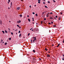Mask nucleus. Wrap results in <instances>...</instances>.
I'll return each mask as SVG.
<instances>
[{"instance_id":"423d86ee","label":"nucleus","mask_w":64,"mask_h":64,"mask_svg":"<svg viewBox=\"0 0 64 64\" xmlns=\"http://www.w3.org/2000/svg\"><path fill=\"white\" fill-rule=\"evenodd\" d=\"M60 44H59L58 45V46H57V47H59V46L60 45Z\"/></svg>"},{"instance_id":"4c0bfd02","label":"nucleus","mask_w":64,"mask_h":64,"mask_svg":"<svg viewBox=\"0 0 64 64\" xmlns=\"http://www.w3.org/2000/svg\"><path fill=\"white\" fill-rule=\"evenodd\" d=\"M33 14H35V12H32Z\"/></svg>"},{"instance_id":"f8f14e48","label":"nucleus","mask_w":64,"mask_h":64,"mask_svg":"<svg viewBox=\"0 0 64 64\" xmlns=\"http://www.w3.org/2000/svg\"><path fill=\"white\" fill-rule=\"evenodd\" d=\"M20 17H22V14H20Z\"/></svg>"},{"instance_id":"c85d7f7f","label":"nucleus","mask_w":64,"mask_h":64,"mask_svg":"<svg viewBox=\"0 0 64 64\" xmlns=\"http://www.w3.org/2000/svg\"><path fill=\"white\" fill-rule=\"evenodd\" d=\"M10 5H12V2H11L10 3Z\"/></svg>"},{"instance_id":"9d476101","label":"nucleus","mask_w":64,"mask_h":64,"mask_svg":"<svg viewBox=\"0 0 64 64\" xmlns=\"http://www.w3.org/2000/svg\"><path fill=\"white\" fill-rule=\"evenodd\" d=\"M8 40H11V38H9L8 39Z\"/></svg>"},{"instance_id":"0eeeda50","label":"nucleus","mask_w":64,"mask_h":64,"mask_svg":"<svg viewBox=\"0 0 64 64\" xmlns=\"http://www.w3.org/2000/svg\"><path fill=\"white\" fill-rule=\"evenodd\" d=\"M5 32L6 33H8V32H7V30H5Z\"/></svg>"},{"instance_id":"6e6d98bb","label":"nucleus","mask_w":64,"mask_h":64,"mask_svg":"<svg viewBox=\"0 0 64 64\" xmlns=\"http://www.w3.org/2000/svg\"><path fill=\"white\" fill-rule=\"evenodd\" d=\"M34 6L35 7H36V5H34Z\"/></svg>"},{"instance_id":"09e8293b","label":"nucleus","mask_w":64,"mask_h":64,"mask_svg":"<svg viewBox=\"0 0 64 64\" xmlns=\"http://www.w3.org/2000/svg\"><path fill=\"white\" fill-rule=\"evenodd\" d=\"M8 9H10V8L8 7Z\"/></svg>"},{"instance_id":"e2e57ef3","label":"nucleus","mask_w":64,"mask_h":64,"mask_svg":"<svg viewBox=\"0 0 64 64\" xmlns=\"http://www.w3.org/2000/svg\"><path fill=\"white\" fill-rule=\"evenodd\" d=\"M31 42H32V40H31Z\"/></svg>"},{"instance_id":"aec40b11","label":"nucleus","mask_w":64,"mask_h":64,"mask_svg":"<svg viewBox=\"0 0 64 64\" xmlns=\"http://www.w3.org/2000/svg\"><path fill=\"white\" fill-rule=\"evenodd\" d=\"M50 14H53V13L52 12H51L50 13Z\"/></svg>"},{"instance_id":"8fccbe9b","label":"nucleus","mask_w":64,"mask_h":64,"mask_svg":"<svg viewBox=\"0 0 64 64\" xmlns=\"http://www.w3.org/2000/svg\"><path fill=\"white\" fill-rule=\"evenodd\" d=\"M8 4H9V2H8Z\"/></svg>"},{"instance_id":"4468645a","label":"nucleus","mask_w":64,"mask_h":64,"mask_svg":"<svg viewBox=\"0 0 64 64\" xmlns=\"http://www.w3.org/2000/svg\"><path fill=\"white\" fill-rule=\"evenodd\" d=\"M11 34L12 35H13V32H11Z\"/></svg>"},{"instance_id":"49530a36","label":"nucleus","mask_w":64,"mask_h":64,"mask_svg":"<svg viewBox=\"0 0 64 64\" xmlns=\"http://www.w3.org/2000/svg\"><path fill=\"white\" fill-rule=\"evenodd\" d=\"M62 12H61L60 13V14H62Z\"/></svg>"},{"instance_id":"5fc2aeb1","label":"nucleus","mask_w":64,"mask_h":64,"mask_svg":"<svg viewBox=\"0 0 64 64\" xmlns=\"http://www.w3.org/2000/svg\"><path fill=\"white\" fill-rule=\"evenodd\" d=\"M32 31H33V30L32 29Z\"/></svg>"},{"instance_id":"ea45409f","label":"nucleus","mask_w":64,"mask_h":64,"mask_svg":"<svg viewBox=\"0 0 64 64\" xmlns=\"http://www.w3.org/2000/svg\"><path fill=\"white\" fill-rule=\"evenodd\" d=\"M41 1L40 0H38V2H40Z\"/></svg>"},{"instance_id":"b1692460","label":"nucleus","mask_w":64,"mask_h":64,"mask_svg":"<svg viewBox=\"0 0 64 64\" xmlns=\"http://www.w3.org/2000/svg\"><path fill=\"white\" fill-rule=\"evenodd\" d=\"M41 24H42V23H43V21H41Z\"/></svg>"},{"instance_id":"f704fd0d","label":"nucleus","mask_w":64,"mask_h":64,"mask_svg":"<svg viewBox=\"0 0 64 64\" xmlns=\"http://www.w3.org/2000/svg\"><path fill=\"white\" fill-rule=\"evenodd\" d=\"M46 20V18H45L44 19V20Z\"/></svg>"},{"instance_id":"69168bd1","label":"nucleus","mask_w":64,"mask_h":64,"mask_svg":"<svg viewBox=\"0 0 64 64\" xmlns=\"http://www.w3.org/2000/svg\"><path fill=\"white\" fill-rule=\"evenodd\" d=\"M9 22H11V21H9Z\"/></svg>"},{"instance_id":"37998d69","label":"nucleus","mask_w":64,"mask_h":64,"mask_svg":"<svg viewBox=\"0 0 64 64\" xmlns=\"http://www.w3.org/2000/svg\"><path fill=\"white\" fill-rule=\"evenodd\" d=\"M8 1L9 2H10V0H8Z\"/></svg>"},{"instance_id":"052dcab7","label":"nucleus","mask_w":64,"mask_h":64,"mask_svg":"<svg viewBox=\"0 0 64 64\" xmlns=\"http://www.w3.org/2000/svg\"><path fill=\"white\" fill-rule=\"evenodd\" d=\"M12 6V4H10V6Z\"/></svg>"},{"instance_id":"a18cd8bd","label":"nucleus","mask_w":64,"mask_h":64,"mask_svg":"<svg viewBox=\"0 0 64 64\" xmlns=\"http://www.w3.org/2000/svg\"><path fill=\"white\" fill-rule=\"evenodd\" d=\"M63 43H64V40H63Z\"/></svg>"},{"instance_id":"338daca9","label":"nucleus","mask_w":64,"mask_h":64,"mask_svg":"<svg viewBox=\"0 0 64 64\" xmlns=\"http://www.w3.org/2000/svg\"><path fill=\"white\" fill-rule=\"evenodd\" d=\"M63 56L64 57V55H63Z\"/></svg>"},{"instance_id":"393cba45","label":"nucleus","mask_w":64,"mask_h":64,"mask_svg":"<svg viewBox=\"0 0 64 64\" xmlns=\"http://www.w3.org/2000/svg\"><path fill=\"white\" fill-rule=\"evenodd\" d=\"M38 15H37V14H36V16H37Z\"/></svg>"},{"instance_id":"cd10ccee","label":"nucleus","mask_w":64,"mask_h":64,"mask_svg":"<svg viewBox=\"0 0 64 64\" xmlns=\"http://www.w3.org/2000/svg\"><path fill=\"white\" fill-rule=\"evenodd\" d=\"M29 7L30 8H31V6H30Z\"/></svg>"},{"instance_id":"7ed1b4c3","label":"nucleus","mask_w":64,"mask_h":64,"mask_svg":"<svg viewBox=\"0 0 64 64\" xmlns=\"http://www.w3.org/2000/svg\"><path fill=\"white\" fill-rule=\"evenodd\" d=\"M20 9V7H18V8H17L16 9L17 10H19V9Z\"/></svg>"},{"instance_id":"f257e3e1","label":"nucleus","mask_w":64,"mask_h":64,"mask_svg":"<svg viewBox=\"0 0 64 64\" xmlns=\"http://www.w3.org/2000/svg\"><path fill=\"white\" fill-rule=\"evenodd\" d=\"M33 39H34V40L32 41V42H34V43H35V41H36V42L37 41V40H36V37H33Z\"/></svg>"},{"instance_id":"f03ea898","label":"nucleus","mask_w":64,"mask_h":64,"mask_svg":"<svg viewBox=\"0 0 64 64\" xmlns=\"http://www.w3.org/2000/svg\"><path fill=\"white\" fill-rule=\"evenodd\" d=\"M21 22V20H19L17 22V23H20Z\"/></svg>"},{"instance_id":"a19ab883","label":"nucleus","mask_w":64,"mask_h":64,"mask_svg":"<svg viewBox=\"0 0 64 64\" xmlns=\"http://www.w3.org/2000/svg\"><path fill=\"white\" fill-rule=\"evenodd\" d=\"M43 4H45V2H43Z\"/></svg>"},{"instance_id":"774afa93","label":"nucleus","mask_w":64,"mask_h":64,"mask_svg":"<svg viewBox=\"0 0 64 64\" xmlns=\"http://www.w3.org/2000/svg\"><path fill=\"white\" fill-rule=\"evenodd\" d=\"M47 16V17H48V16Z\"/></svg>"},{"instance_id":"79ce46f5","label":"nucleus","mask_w":64,"mask_h":64,"mask_svg":"<svg viewBox=\"0 0 64 64\" xmlns=\"http://www.w3.org/2000/svg\"><path fill=\"white\" fill-rule=\"evenodd\" d=\"M48 24H51V23L50 22L48 23Z\"/></svg>"},{"instance_id":"e433bc0d","label":"nucleus","mask_w":64,"mask_h":64,"mask_svg":"<svg viewBox=\"0 0 64 64\" xmlns=\"http://www.w3.org/2000/svg\"><path fill=\"white\" fill-rule=\"evenodd\" d=\"M38 3H39V4L40 3V2H38Z\"/></svg>"},{"instance_id":"864d4df0","label":"nucleus","mask_w":64,"mask_h":64,"mask_svg":"<svg viewBox=\"0 0 64 64\" xmlns=\"http://www.w3.org/2000/svg\"><path fill=\"white\" fill-rule=\"evenodd\" d=\"M52 46H54V45L53 44H52Z\"/></svg>"},{"instance_id":"680f3d73","label":"nucleus","mask_w":64,"mask_h":64,"mask_svg":"<svg viewBox=\"0 0 64 64\" xmlns=\"http://www.w3.org/2000/svg\"><path fill=\"white\" fill-rule=\"evenodd\" d=\"M33 24H34V22H32Z\"/></svg>"},{"instance_id":"412c9836","label":"nucleus","mask_w":64,"mask_h":64,"mask_svg":"<svg viewBox=\"0 0 64 64\" xmlns=\"http://www.w3.org/2000/svg\"><path fill=\"white\" fill-rule=\"evenodd\" d=\"M21 33V32H20V31L19 30L18 32V33Z\"/></svg>"},{"instance_id":"1a4fd4ad","label":"nucleus","mask_w":64,"mask_h":64,"mask_svg":"<svg viewBox=\"0 0 64 64\" xmlns=\"http://www.w3.org/2000/svg\"><path fill=\"white\" fill-rule=\"evenodd\" d=\"M28 21L29 22H30L31 21L30 20V19H28Z\"/></svg>"},{"instance_id":"2f4dec72","label":"nucleus","mask_w":64,"mask_h":64,"mask_svg":"<svg viewBox=\"0 0 64 64\" xmlns=\"http://www.w3.org/2000/svg\"><path fill=\"white\" fill-rule=\"evenodd\" d=\"M17 26H18V27H19V26L18 25H17Z\"/></svg>"},{"instance_id":"ddd939ff","label":"nucleus","mask_w":64,"mask_h":64,"mask_svg":"<svg viewBox=\"0 0 64 64\" xmlns=\"http://www.w3.org/2000/svg\"><path fill=\"white\" fill-rule=\"evenodd\" d=\"M7 44V42H6L4 44V45H6Z\"/></svg>"},{"instance_id":"3c124183","label":"nucleus","mask_w":64,"mask_h":64,"mask_svg":"<svg viewBox=\"0 0 64 64\" xmlns=\"http://www.w3.org/2000/svg\"><path fill=\"white\" fill-rule=\"evenodd\" d=\"M50 14V12H48V14Z\"/></svg>"},{"instance_id":"bf43d9fd","label":"nucleus","mask_w":64,"mask_h":64,"mask_svg":"<svg viewBox=\"0 0 64 64\" xmlns=\"http://www.w3.org/2000/svg\"><path fill=\"white\" fill-rule=\"evenodd\" d=\"M2 43H4V42H2Z\"/></svg>"},{"instance_id":"4d7b16f0","label":"nucleus","mask_w":64,"mask_h":64,"mask_svg":"<svg viewBox=\"0 0 64 64\" xmlns=\"http://www.w3.org/2000/svg\"><path fill=\"white\" fill-rule=\"evenodd\" d=\"M32 19L33 20H34V18H32Z\"/></svg>"},{"instance_id":"a211bd4d","label":"nucleus","mask_w":64,"mask_h":64,"mask_svg":"<svg viewBox=\"0 0 64 64\" xmlns=\"http://www.w3.org/2000/svg\"><path fill=\"white\" fill-rule=\"evenodd\" d=\"M45 8H48V7H47V6H45Z\"/></svg>"},{"instance_id":"c756f323","label":"nucleus","mask_w":64,"mask_h":64,"mask_svg":"<svg viewBox=\"0 0 64 64\" xmlns=\"http://www.w3.org/2000/svg\"><path fill=\"white\" fill-rule=\"evenodd\" d=\"M39 60H41V59L40 58H39Z\"/></svg>"},{"instance_id":"a878e982","label":"nucleus","mask_w":64,"mask_h":64,"mask_svg":"<svg viewBox=\"0 0 64 64\" xmlns=\"http://www.w3.org/2000/svg\"><path fill=\"white\" fill-rule=\"evenodd\" d=\"M33 60H36V59L35 58H33Z\"/></svg>"},{"instance_id":"20e7f679","label":"nucleus","mask_w":64,"mask_h":64,"mask_svg":"<svg viewBox=\"0 0 64 64\" xmlns=\"http://www.w3.org/2000/svg\"><path fill=\"white\" fill-rule=\"evenodd\" d=\"M47 57H50V55L49 54H47Z\"/></svg>"},{"instance_id":"0e129e2a","label":"nucleus","mask_w":64,"mask_h":64,"mask_svg":"<svg viewBox=\"0 0 64 64\" xmlns=\"http://www.w3.org/2000/svg\"><path fill=\"white\" fill-rule=\"evenodd\" d=\"M16 34H17V32H16Z\"/></svg>"},{"instance_id":"603ef678","label":"nucleus","mask_w":64,"mask_h":64,"mask_svg":"<svg viewBox=\"0 0 64 64\" xmlns=\"http://www.w3.org/2000/svg\"><path fill=\"white\" fill-rule=\"evenodd\" d=\"M36 30V28H34V30Z\"/></svg>"},{"instance_id":"2eb2a0df","label":"nucleus","mask_w":64,"mask_h":64,"mask_svg":"<svg viewBox=\"0 0 64 64\" xmlns=\"http://www.w3.org/2000/svg\"><path fill=\"white\" fill-rule=\"evenodd\" d=\"M33 51L34 52V53H35V50H33Z\"/></svg>"},{"instance_id":"6e6552de","label":"nucleus","mask_w":64,"mask_h":64,"mask_svg":"<svg viewBox=\"0 0 64 64\" xmlns=\"http://www.w3.org/2000/svg\"><path fill=\"white\" fill-rule=\"evenodd\" d=\"M45 50L46 51H47L48 50V49H47V48H45Z\"/></svg>"},{"instance_id":"dca6fc26","label":"nucleus","mask_w":64,"mask_h":64,"mask_svg":"<svg viewBox=\"0 0 64 64\" xmlns=\"http://www.w3.org/2000/svg\"><path fill=\"white\" fill-rule=\"evenodd\" d=\"M2 32H3V33L4 34H5V32H4V31H2Z\"/></svg>"},{"instance_id":"72a5a7b5","label":"nucleus","mask_w":64,"mask_h":64,"mask_svg":"<svg viewBox=\"0 0 64 64\" xmlns=\"http://www.w3.org/2000/svg\"><path fill=\"white\" fill-rule=\"evenodd\" d=\"M1 42H2L3 41V40H1Z\"/></svg>"},{"instance_id":"6ab92c4d","label":"nucleus","mask_w":64,"mask_h":64,"mask_svg":"<svg viewBox=\"0 0 64 64\" xmlns=\"http://www.w3.org/2000/svg\"><path fill=\"white\" fill-rule=\"evenodd\" d=\"M60 19H61V18H58V20H60Z\"/></svg>"},{"instance_id":"de8ad7c7","label":"nucleus","mask_w":64,"mask_h":64,"mask_svg":"<svg viewBox=\"0 0 64 64\" xmlns=\"http://www.w3.org/2000/svg\"><path fill=\"white\" fill-rule=\"evenodd\" d=\"M27 17H29V15H28L27 16Z\"/></svg>"},{"instance_id":"c03bdc74","label":"nucleus","mask_w":64,"mask_h":64,"mask_svg":"<svg viewBox=\"0 0 64 64\" xmlns=\"http://www.w3.org/2000/svg\"><path fill=\"white\" fill-rule=\"evenodd\" d=\"M51 24H53V22H51Z\"/></svg>"},{"instance_id":"f3484780","label":"nucleus","mask_w":64,"mask_h":64,"mask_svg":"<svg viewBox=\"0 0 64 64\" xmlns=\"http://www.w3.org/2000/svg\"><path fill=\"white\" fill-rule=\"evenodd\" d=\"M54 2H56V1H55V0H52Z\"/></svg>"},{"instance_id":"4be33fe9","label":"nucleus","mask_w":64,"mask_h":64,"mask_svg":"<svg viewBox=\"0 0 64 64\" xmlns=\"http://www.w3.org/2000/svg\"><path fill=\"white\" fill-rule=\"evenodd\" d=\"M52 16H51L50 17V19H52Z\"/></svg>"},{"instance_id":"473e14b6","label":"nucleus","mask_w":64,"mask_h":64,"mask_svg":"<svg viewBox=\"0 0 64 64\" xmlns=\"http://www.w3.org/2000/svg\"><path fill=\"white\" fill-rule=\"evenodd\" d=\"M56 18H58V16H56Z\"/></svg>"},{"instance_id":"7c9ffc66","label":"nucleus","mask_w":64,"mask_h":64,"mask_svg":"<svg viewBox=\"0 0 64 64\" xmlns=\"http://www.w3.org/2000/svg\"><path fill=\"white\" fill-rule=\"evenodd\" d=\"M48 3H50V2L48 1Z\"/></svg>"},{"instance_id":"c9c22d12","label":"nucleus","mask_w":64,"mask_h":64,"mask_svg":"<svg viewBox=\"0 0 64 64\" xmlns=\"http://www.w3.org/2000/svg\"><path fill=\"white\" fill-rule=\"evenodd\" d=\"M62 60H64V58H62Z\"/></svg>"},{"instance_id":"bb28decb","label":"nucleus","mask_w":64,"mask_h":64,"mask_svg":"<svg viewBox=\"0 0 64 64\" xmlns=\"http://www.w3.org/2000/svg\"><path fill=\"white\" fill-rule=\"evenodd\" d=\"M29 35H30V33H28V36H29Z\"/></svg>"},{"instance_id":"5701e85b","label":"nucleus","mask_w":64,"mask_h":64,"mask_svg":"<svg viewBox=\"0 0 64 64\" xmlns=\"http://www.w3.org/2000/svg\"><path fill=\"white\" fill-rule=\"evenodd\" d=\"M53 26L54 27H56V25H53Z\"/></svg>"},{"instance_id":"58836bf2","label":"nucleus","mask_w":64,"mask_h":64,"mask_svg":"<svg viewBox=\"0 0 64 64\" xmlns=\"http://www.w3.org/2000/svg\"><path fill=\"white\" fill-rule=\"evenodd\" d=\"M19 28H21V26H19Z\"/></svg>"},{"instance_id":"9b49d317","label":"nucleus","mask_w":64,"mask_h":64,"mask_svg":"<svg viewBox=\"0 0 64 64\" xmlns=\"http://www.w3.org/2000/svg\"><path fill=\"white\" fill-rule=\"evenodd\" d=\"M54 19H55V20H57V18H56V17H54Z\"/></svg>"},{"instance_id":"39448f33","label":"nucleus","mask_w":64,"mask_h":64,"mask_svg":"<svg viewBox=\"0 0 64 64\" xmlns=\"http://www.w3.org/2000/svg\"><path fill=\"white\" fill-rule=\"evenodd\" d=\"M22 34H20L19 36V37H21L22 36Z\"/></svg>"},{"instance_id":"13d9d810","label":"nucleus","mask_w":64,"mask_h":64,"mask_svg":"<svg viewBox=\"0 0 64 64\" xmlns=\"http://www.w3.org/2000/svg\"><path fill=\"white\" fill-rule=\"evenodd\" d=\"M38 24V23H36V25H37Z\"/></svg>"}]
</instances>
